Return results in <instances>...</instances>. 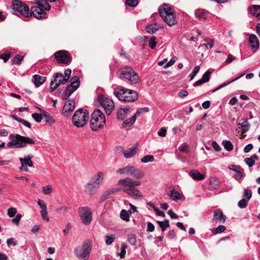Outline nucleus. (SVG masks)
I'll list each match as a JSON object with an SVG mask.
<instances>
[{
    "mask_svg": "<svg viewBox=\"0 0 260 260\" xmlns=\"http://www.w3.org/2000/svg\"><path fill=\"white\" fill-rule=\"evenodd\" d=\"M105 174L102 171L98 172L89 180L85 186L86 193L91 196L94 195L104 181Z\"/></svg>",
    "mask_w": 260,
    "mask_h": 260,
    "instance_id": "f257e3e1",
    "label": "nucleus"
},
{
    "mask_svg": "<svg viewBox=\"0 0 260 260\" xmlns=\"http://www.w3.org/2000/svg\"><path fill=\"white\" fill-rule=\"evenodd\" d=\"M113 93L119 100L124 102H134L139 98L138 93L136 91L122 86L118 87Z\"/></svg>",
    "mask_w": 260,
    "mask_h": 260,
    "instance_id": "f03ea898",
    "label": "nucleus"
},
{
    "mask_svg": "<svg viewBox=\"0 0 260 260\" xmlns=\"http://www.w3.org/2000/svg\"><path fill=\"white\" fill-rule=\"evenodd\" d=\"M33 3L36 6L31 7L30 11L31 15H32L38 19L47 18L46 11L50 10L51 7L50 5L45 1H40V0H35Z\"/></svg>",
    "mask_w": 260,
    "mask_h": 260,
    "instance_id": "7ed1b4c3",
    "label": "nucleus"
},
{
    "mask_svg": "<svg viewBox=\"0 0 260 260\" xmlns=\"http://www.w3.org/2000/svg\"><path fill=\"white\" fill-rule=\"evenodd\" d=\"M92 242L89 239H86L80 246L74 248V253L75 257L79 259L88 260L91 250Z\"/></svg>",
    "mask_w": 260,
    "mask_h": 260,
    "instance_id": "20e7f679",
    "label": "nucleus"
},
{
    "mask_svg": "<svg viewBox=\"0 0 260 260\" xmlns=\"http://www.w3.org/2000/svg\"><path fill=\"white\" fill-rule=\"evenodd\" d=\"M9 137L12 140L7 143V146L11 148H23L26 147L27 144L35 143L34 140L20 135L10 134Z\"/></svg>",
    "mask_w": 260,
    "mask_h": 260,
    "instance_id": "39448f33",
    "label": "nucleus"
},
{
    "mask_svg": "<svg viewBox=\"0 0 260 260\" xmlns=\"http://www.w3.org/2000/svg\"><path fill=\"white\" fill-rule=\"evenodd\" d=\"M158 10L161 17L169 26H173L177 23L174 12L168 5L165 4L161 6Z\"/></svg>",
    "mask_w": 260,
    "mask_h": 260,
    "instance_id": "423d86ee",
    "label": "nucleus"
},
{
    "mask_svg": "<svg viewBox=\"0 0 260 260\" xmlns=\"http://www.w3.org/2000/svg\"><path fill=\"white\" fill-rule=\"evenodd\" d=\"M11 12L17 16L28 17L31 16L29 7L18 0H14L11 6Z\"/></svg>",
    "mask_w": 260,
    "mask_h": 260,
    "instance_id": "0eeeda50",
    "label": "nucleus"
},
{
    "mask_svg": "<svg viewBox=\"0 0 260 260\" xmlns=\"http://www.w3.org/2000/svg\"><path fill=\"white\" fill-rule=\"evenodd\" d=\"M89 117V114L86 110L78 109L73 115L72 123L76 127H83L86 124Z\"/></svg>",
    "mask_w": 260,
    "mask_h": 260,
    "instance_id": "6e6552de",
    "label": "nucleus"
},
{
    "mask_svg": "<svg viewBox=\"0 0 260 260\" xmlns=\"http://www.w3.org/2000/svg\"><path fill=\"white\" fill-rule=\"evenodd\" d=\"M106 123L105 115L100 110H95L91 115L90 121L91 129L96 131L104 127Z\"/></svg>",
    "mask_w": 260,
    "mask_h": 260,
    "instance_id": "1a4fd4ad",
    "label": "nucleus"
},
{
    "mask_svg": "<svg viewBox=\"0 0 260 260\" xmlns=\"http://www.w3.org/2000/svg\"><path fill=\"white\" fill-rule=\"evenodd\" d=\"M120 78H124L131 82V84H136L139 82V76L131 67H125L117 73Z\"/></svg>",
    "mask_w": 260,
    "mask_h": 260,
    "instance_id": "9d476101",
    "label": "nucleus"
},
{
    "mask_svg": "<svg viewBox=\"0 0 260 260\" xmlns=\"http://www.w3.org/2000/svg\"><path fill=\"white\" fill-rule=\"evenodd\" d=\"M95 104L97 106H101L108 115L111 114L114 108L113 101L103 94H100L95 100Z\"/></svg>",
    "mask_w": 260,
    "mask_h": 260,
    "instance_id": "9b49d317",
    "label": "nucleus"
},
{
    "mask_svg": "<svg viewBox=\"0 0 260 260\" xmlns=\"http://www.w3.org/2000/svg\"><path fill=\"white\" fill-rule=\"evenodd\" d=\"M116 173L119 174L131 175L138 179L144 177V173L140 169L132 166H127L116 171Z\"/></svg>",
    "mask_w": 260,
    "mask_h": 260,
    "instance_id": "f8f14e48",
    "label": "nucleus"
},
{
    "mask_svg": "<svg viewBox=\"0 0 260 260\" xmlns=\"http://www.w3.org/2000/svg\"><path fill=\"white\" fill-rule=\"evenodd\" d=\"M78 213L83 224L88 225L90 224L92 220V212L89 207L87 206L80 207L79 209Z\"/></svg>",
    "mask_w": 260,
    "mask_h": 260,
    "instance_id": "ddd939ff",
    "label": "nucleus"
},
{
    "mask_svg": "<svg viewBox=\"0 0 260 260\" xmlns=\"http://www.w3.org/2000/svg\"><path fill=\"white\" fill-rule=\"evenodd\" d=\"M71 84L68 86L66 89L63 93V96L64 99H67L75 91L80 85V80L78 76L73 77L71 80Z\"/></svg>",
    "mask_w": 260,
    "mask_h": 260,
    "instance_id": "4468645a",
    "label": "nucleus"
},
{
    "mask_svg": "<svg viewBox=\"0 0 260 260\" xmlns=\"http://www.w3.org/2000/svg\"><path fill=\"white\" fill-rule=\"evenodd\" d=\"M53 77L54 80L52 81L50 83V89H51V91L56 89L60 84H64L68 81V80L64 77V76L62 74L59 73H55Z\"/></svg>",
    "mask_w": 260,
    "mask_h": 260,
    "instance_id": "2eb2a0df",
    "label": "nucleus"
},
{
    "mask_svg": "<svg viewBox=\"0 0 260 260\" xmlns=\"http://www.w3.org/2000/svg\"><path fill=\"white\" fill-rule=\"evenodd\" d=\"M122 190L136 200H140L143 196L141 192L136 187L120 186Z\"/></svg>",
    "mask_w": 260,
    "mask_h": 260,
    "instance_id": "dca6fc26",
    "label": "nucleus"
},
{
    "mask_svg": "<svg viewBox=\"0 0 260 260\" xmlns=\"http://www.w3.org/2000/svg\"><path fill=\"white\" fill-rule=\"evenodd\" d=\"M34 157V155L32 154H29L24 156V158H19V161L21 163V166L19 168L20 171H24L25 172H28V169L27 167H32L34 165V163L31 160V159Z\"/></svg>",
    "mask_w": 260,
    "mask_h": 260,
    "instance_id": "f3484780",
    "label": "nucleus"
},
{
    "mask_svg": "<svg viewBox=\"0 0 260 260\" xmlns=\"http://www.w3.org/2000/svg\"><path fill=\"white\" fill-rule=\"evenodd\" d=\"M140 181L133 180L129 177H126L123 179H120L117 183V185L119 186H124L131 187H135L136 186H138L140 185Z\"/></svg>",
    "mask_w": 260,
    "mask_h": 260,
    "instance_id": "a211bd4d",
    "label": "nucleus"
},
{
    "mask_svg": "<svg viewBox=\"0 0 260 260\" xmlns=\"http://www.w3.org/2000/svg\"><path fill=\"white\" fill-rule=\"evenodd\" d=\"M55 58L59 63H68L70 58L67 52L64 50H60L56 52L54 54Z\"/></svg>",
    "mask_w": 260,
    "mask_h": 260,
    "instance_id": "6ab92c4d",
    "label": "nucleus"
},
{
    "mask_svg": "<svg viewBox=\"0 0 260 260\" xmlns=\"http://www.w3.org/2000/svg\"><path fill=\"white\" fill-rule=\"evenodd\" d=\"M75 102L73 100H68L64 104L62 114L68 116L75 109Z\"/></svg>",
    "mask_w": 260,
    "mask_h": 260,
    "instance_id": "aec40b11",
    "label": "nucleus"
},
{
    "mask_svg": "<svg viewBox=\"0 0 260 260\" xmlns=\"http://www.w3.org/2000/svg\"><path fill=\"white\" fill-rule=\"evenodd\" d=\"M137 151L138 145L136 144L135 146H134L126 150L123 149V155L125 158H128L134 156L137 153Z\"/></svg>",
    "mask_w": 260,
    "mask_h": 260,
    "instance_id": "412c9836",
    "label": "nucleus"
},
{
    "mask_svg": "<svg viewBox=\"0 0 260 260\" xmlns=\"http://www.w3.org/2000/svg\"><path fill=\"white\" fill-rule=\"evenodd\" d=\"M249 43L252 49L257 50L259 48V41L257 37L254 34H251L249 37Z\"/></svg>",
    "mask_w": 260,
    "mask_h": 260,
    "instance_id": "4be33fe9",
    "label": "nucleus"
},
{
    "mask_svg": "<svg viewBox=\"0 0 260 260\" xmlns=\"http://www.w3.org/2000/svg\"><path fill=\"white\" fill-rule=\"evenodd\" d=\"M167 194L173 201L175 202H177L178 200H181L183 197L182 194L180 193L174 188L172 189L169 192L167 193Z\"/></svg>",
    "mask_w": 260,
    "mask_h": 260,
    "instance_id": "5701e85b",
    "label": "nucleus"
},
{
    "mask_svg": "<svg viewBox=\"0 0 260 260\" xmlns=\"http://www.w3.org/2000/svg\"><path fill=\"white\" fill-rule=\"evenodd\" d=\"M219 220V222L224 223L226 220V216L223 215L222 212L219 210H216L214 212L213 220Z\"/></svg>",
    "mask_w": 260,
    "mask_h": 260,
    "instance_id": "b1692460",
    "label": "nucleus"
},
{
    "mask_svg": "<svg viewBox=\"0 0 260 260\" xmlns=\"http://www.w3.org/2000/svg\"><path fill=\"white\" fill-rule=\"evenodd\" d=\"M249 10L251 14L256 17L258 19H260V5H251L249 7Z\"/></svg>",
    "mask_w": 260,
    "mask_h": 260,
    "instance_id": "393cba45",
    "label": "nucleus"
},
{
    "mask_svg": "<svg viewBox=\"0 0 260 260\" xmlns=\"http://www.w3.org/2000/svg\"><path fill=\"white\" fill-rule=\"evenodd\" d=\"M130 111L129 108H120L117 113V118L119 120H123L125 118L128 113Z\"/></svg>",
    "mask_w": 260,
    "mask_h": 260,
    "instance_id": "a878e982",
    "label": "nucleus"
},
{
    "mask_svg": "<svg viewBox=\"0 0 260 260\" xmlns=\"http://www.w3.org/2000/svg\"><path fill=\"white\" fill-rule=\"evenodd\" d=\"M132 214V212L131 210L127 211L125 209H122L120 213V217L122 220L128 222L129 221V217Z\"/></svg>",
    "mask_w": 260,
    "mask_h": 260,
    "instance_id": "bb28decb",
    "label": "nucleus"
},
{
    "mask_svg": "<svg viewBox=\"0 0 260 260\" xmlns=\"http://www.w3.org/2000/svg\"><path fill=\"white\" fill-rule=\"evenodd\" d=\"M258 159V156L256 154H254L250 157L245 158L244 159V162L249 167H251L255 164V160H257Z\"/></svg>",
    "mask_w": 260,
    "mask_h": 260,
    "instance_id": "cd10ccee",
    "label": "nucleus"
},
{
    "mask_svg": "<svg viewBox=\"0 0 260 260\" xmlns=\"http://www.w3.org/2000/svg\"><path fill=\"white\" fill-rule=\"evenodd\" d=\"M189 175L194 180H202L205 178L204 176L197 170L191 171Z\"/></svg>",
    "mask_w": 260,
    "mask_h": 260,
    "instance_id": "c85d7f7f",
    "label": "nucleus"
},
{
    "mask_svg": "<svg viewBox=\"0 0 260 260\" xmlns=\"http://www.w3.org/2000/svg\"><path fill=\"white\" fill-rule=\"evenodd\" d=\"M34 79L35 80L34 83L37 87L40 86L46 81V77L41 76L39 75H35L34 76Z\"/></svg>",
    "mask_w": 260,
    "mask_h": 260,
    "instance_id": "c756f323",
    "label": "nucleus"
},
{
    "mask_svg": "<svg viewBox=\"0 0 260 260\" xmlns=\"http://www.w3.org/2000/svg\"><path fill=\"white\" fill-rule=\"evenodd\" d=\"M137 116L135 115V114L132 116L131 118L127 119L124 121L122 123V126L123 127H127V126H130L134 124V123L135 122L136 120Z\"/></svg>",
    "mask_w": 260,
    "mask_h": 260,
    "instance_id": "7c9ffc66",
    "label": "nucleus"
},
{
    "mask_svg": "<svg viewBox=\"0 0 260 260\" xmlns=\"http://www.w3.org/2000/svg\"><path fill=\"white\" fill-rule=\"evenodd\" d=\"M43 117L45 118V120L46 122L49 123L52 125L55 122V120L53 119V117L50 115L48 112L46 111H44L43 113Z\"/></svg>",
    "mask_w": 260,
    "mask_h": 260,
    "instance_id": "2f4dec72",
    "label": "nucleus"
},
{
    "mask_svg": "<svg viewBox=\"0 0 260 260\" xmlns=\"http://www.w3.org/2000/svg\"><path fill=\"white\" fill-rule=\"evenodd\" d=\"M244 75V73H243L242 74H241L239 76H238V77L234 79L233 80L228 82H226V83H224L222 84H221V85H220L219 86H218L217 88H215V89H214L212 92H215L217 90H218L219 89L226 86V85L230 84L231 83L238 80V79H239L240 78H241V77H242Z\"/></svg>",
    "mask_w": 260,
    "mask_h": 260,
    "instance_id": "473e14b6",
    "label": "nucleus"
},
{
    "mask_svg": "<svg viewBox=\"0 0 260 260\" xmlns=\"http://www.w3.org/2000/svg\"><path fill=\"white\" fill-rule=\"evenodd\" d=\"M238 124L240 125L242 127V133L247 132L250 128V125L247 119L245 120L242 123H239Z\"/></svg>",
    "mask_w": 260,
    "mask_h": 260,
    "instance_id": "72a5a7b5",
    "label": "nucleus"
},
{
    "mask_svg": "<svg viewBox=\"0 0 260 260\" xmlns=\"http://www.w3.org/2000/svg\"><path fill=\"white\" fill-rule=\"evenodd\" d=\"M222 144L224 148L228 151H231L233 149V145L230 141L223 140L222 142Z\"/></svg>",
    "mask_w": 260,
    "mask_h": 260,
    "instance_id": "f704fd0d",
    "label": "nucleus"
},
{
    "mask_svg": "<svg viewBox=\"0 0 260 260\" xmlns=\"http://www.w3.org/2000/svg\"><path fill=\"white\" fill-rule=\"evenodd\" d=\"M157 223L161 229L162 232H164L167 228L170 226L169 221L168 219H166L163 221H157Z\"/></svg>",
    "mask_w": 260,
    "mask_h": 260,
    "instance_id": "c9c22d12",
    "label": "nucleus"
},
{
    "mask_svg": "<svg viewBox=\"0 0 260 260\" xmlns=\"http://www.w3.org/2000/svg\"><path fill=\"white\" fill-rule=\"evenodd\" d=\"M226 230L224 225H220L218 227L212 230V232L214 234H217L223 232Z\"/></svg>",
    "mask_w": 260,
    "mask_h": 260,
    "instance_id": "e433bc0d",
    "label": "nucleus"
},
{
    "mask_svg": "<svg viewBox=\"0 0 260 260\" xmlns=\"http://www.w3.org/2000/svg\"><path fill=\"white\" fill-rule=\"evenodd\" d=\"M252 197V191L249 189H245L243 191V198L249 201Z\"/></svg>",
    "mask_w": 260,
    "mask_h": 260,
    "instance_id": "4c0bfd02",
    "label": "nucleus"
},
{
    "mask_svg": "<svg viewBox=\"0 0 260 260\" xmlns=\"http://www.w3.org/2000/svg\"><path fill=\"white\" fill-rule=\"evenodd\" d=\"M154 160L153 156L151 155H147L141 159V161L143 163H147L148 162H152Z\"/></svg>",
    "mask_w": 260,
    "mask_h": 260,
    "instance_id": "58836bf2",
    "label": "nucleus"
},
{
    "mask_svg": "<svg viewBox=\"0 0 260 260\" xmlns=\"http://www.w3.org/2000/svg\"><path fill=\"white\" fill-rule=\"evenodd\" d=\"M116 191V190L114 189L111 190L110 191H109L108 192H107L106 194H104L103 195H102L100 198V202L102 203V202H104L106 200H107L108 198V196L111 194V193H114Z\"/></svg>",
    "mask_w": 260,
    "mask_h": 260,
    "instance_id": "ea45409f",
    "label": "nucleus"
},
{
    "mask_svg": "<svg viewBox=\"0 0 260 260\" xmlns=\"http://www.w3.org/2000/svg\"><path fill=\"white\" fill-rule=\"evenodd\" d=\"M23 59V56L20 55H16L12 59V63L13 64H20L22 60Z\"/></svg>",
    "mask_w": 260,
    "mask_h": 260,
    "instance_id": "a19ab883",
    "label": "nucleus"
},
{
    "mask_svg": "<svg viewBox=\"0 0 260 260\" xmlns=\"http://www.w3.org/2000/svg\"><path fill=\"white\" fill-rule=\"evenodd\" d=\"M127 239L128 242L132 245H135L136 243V237L135 235L133 234H129L127 235Z\"/></svg>",
    "mask_w": 260,
    "mask_h": 260,
    "instance_id": "79ce46f5",
    "label": "nucleus"
},
{
    "mask_svg": "<svg viewBox=\"0 0 260 260\" xmlns=\"http://www.w3.org/2000/svg\"><path fill=\"white\" fill-rule=\"evenodd\" d=\"M115 239V236L113 235H107L105 237V242L107 245H111L114 240Z\"/></svg>",
    "mask_w": 260,
    "mask_h": 260,
    "instance_id": "37998d69",
    "label": "nucleus"
},
{
    "mask_svg": "<svg viewBox=\"0 0 260 260\" xmlns=\"http://www.w3.org/2000/svg\"><path fill=\"white\" fill-rule=\"evenodd\" d=\"M146 30L149 34H153L158 30V28L153 24H150L146 27Z\"/></svg>",
    "mask_w": 260,
    "mask_h": 260,
    "instance_id": "c03bdc74",
    "label": "nucleus"
},
{
    "mask_svg": "<svg viewBox=\"0 0 260 260\" xmlns=\"http://www.w3.org/2000/svg\"><path fill=\"white\" fill-rule=\"evenodd\" d=\"M195 15L197 17L200 18L206 19L207 18V13L204 11H196Z\"/></svg>",
    "mask_w": 260,
    "mask_h": 260,
    "instance_id": "a18cd8bd",
    "label": "nucleus"
},
{
    "mask_svg": "<svg viewBox=\"0 0 260 260\" xmlns=\"http://www.w3.org/2000/svg\"><path fill=\"white\" fill-rule=\"evenodd\" d=\"M42 191L45 194H50L52 191V187L50 185H48L43 187Z\"/></svg>",
    "mask_w": 260,
    "mask_h": 260,
    "instance_id": "49530a36",
    "label": "nucleus"
},
{
    "mask_svg": "<svg viewBox=\"0 0 260 260\" xmlns=\"http://www.w3.org/2000/svg\"><path fill=\"white\" fill-rule=\"evenodd\" d=\"M71 210V209L70 207L68 206H61V207H59L56 209V211L57 212H62L63 213H68L70 212Z\"/></svg>",
    "mask_w": 260,
    "mask_h": 260,
    "instance_id": "de8ad7c7",
    "label": "nucleus"
},
{
    "mask_svg": "<svg viewBox=\"0 0 260 260\" xmlns=\"http://www.w3.org/2000/svg\"><path fill=\"white\" fill-rule=\"evenodd\" d=\"M211 72L209 70H207L203 75L202 79H203L205 82H207L210 80V75Z\"/></svg>",
    "mask_w": 260,
    "mask_h": 260,
    "instance_id": "09e8293b",
    "label": "nucleus"
},
{
    "mask_svg": "<svg viewBox=\"0 0 260 260\" xmlns=\"http://www.w3.org/2000/svg\"><path fill=\"white\" fill-rule=\"evenodd\" d=\"M234 177L237 180L241 179L243 177V170L241 169H238L235 172V174L234 175Z\"/></svg>",
    "mask_w": 260,
    "mask_h": 260,
    "instance_id": "8fccbe9b",
    "label": "nucleus"
},
{
    "mask_svg": "<svg viewBox=\"0 0 260 260\" xmlns=\"http://www.w3.org/2000/svg\"><path fill=\"white\" fill-rule=\"evenodd\" d=\"M125 4L129 7H134L138 5V0H126Z\"/></svg>",
    "mask_w": 260,
    "mask_h": 260,
    "instance_id": "3c124183",
    "label": "nucleus"
},
{
    "mask_svg": "<svg viewBox=\"0 0 260 260\" xmlns=\"http://www.w3.org/2000/svg\"><path fill=\"white\" fill-rule=\"evenodd\" d=\"M149 111V109L147 107L142 108L138 109L135 113V115L138 117L141 114L147 113Z\"/></svg>",
    "mask_w": 260,
    "mask_h": 260,
    "instance_id": "603ef678",
    "label": "nucleus"
},
{
    "mask_svg": "<svg viewBox=\"0 0 260 260\" xmlns=\"http://www.w3.org/2000/svg\"><path fill=\"white\" fill-rule=\"evenodd\" d=\"M32 117L35 120V121L37 122H40L41 121L43 118V114H39L37 113H33L32 115Z\"/></svg>",
    "mask_w": 260,
    "mask_h": 260,
    "instance_id": "864d4df0",
    "label": "nucleus"
},
{
    "mask_svg": "<svg viewBox=\"0 0 260 260\" xmlns=\"http://www.w3.org/2000/svg\"><path fill=\"white\" fill-rule=\"evenodd\" d=\"M248 201L246 200L245 198H242L239 202H238V206L240 208H244L247 206Z\"/></svg>",
    "mask_w": 260,
    "mask_h": 260,
    "instance_id": "5fc2aeb1",
    "label": "nucleus"
},
{
    "mask_svg": "<svg viewBox=\"0 0 260 260\" xmlns=\"http://www.w3.org/2000/svg\"><path fill=\"white\" fill-rule=\"evenodd\" d=\"M127 246L124 243H122L121 246V251L119 253L120 257L123 258L126 254V248Z\"/></svg>",
    "mask_w": 260,
    "mask_h": 260,
    "instance_id": "6e6d98bb",
    "label": "nucleus"
},
{
    "mask_svg": "<svg viewBox=\"0 0 260 260\" xmlns=\"http://www.w3.org/2000/svg\"><path fill=\"white\" fill-rule=\"evenodd\" d=\"M41 214L42 217V218L44 220H45L47 221H49V218L48 217V212L47 210V208L45 209L42 210L41 211Z\"/></svg>",
    "mask_w": 260,
    "mask_h": 260,
    "instance_id": "4d7b16f0",
    "label": "nucleus"
},
{
    "mask_svg": "<svg viewBox=\"0 0 260 260\" xmlns=\"http://www.w3.org/2000/svg\"><path fill=\"white\" fill-rule=\"evenodd\" d=\"M17 213V210L14 207H11L8 210V214L10 217H13Z\"/></svg>",
    "mask_w": 260,
    "mask_h": 260,
    "instance_id": "13d9d810",
    "label": "nucleus"
},
{
    "mask_svg": "<svg viewBox=\"0 0 260 260\" xmlns=\"http://www.w3.org/2000/svg\"><path fill=\"white\" fill-rule=\"evenodd\" d=\"M72 224H71V223L68 222L66 225L64 229L63 230L62 232L63 234L64 235H67L69 234V231L72 229Z\"/></svg>",
    "mask_w": 260,
    "mask_h": 260,
    "instance_id": "bf43d9fd",
    "label": "nucleus"
},
{
    "mask_svg": "<svg viewBox=\"0 0 260 260\" xmlns=\"http://www.w3.org/2000/svg\"><path fill=\"white\" fill-rule=\"evenodd\" d=\"M176 60H177L176 57L174 56V57H172L171 60L164 66V68L167 69V68H169V67L172 66L173 64H174V63L176 62Z\"/></svg>",
    "mask_w": 260,
    "mask_h": 260,
    "instance_id": "052dcab7",
    "label": "nucleus"
},
{
    "mask_svg": "<svg viewBox=\"0 0 260 260\" xmlns=\"http://www.w3.org/2000/svg\"><path fill=\"white\" fill-rule=\"evenodd\" d=\"M21 218L22 215L20 214H17L16 217L12 220V222L18 225Z\"/></svg>",
    "mask_w": 260,
    "mask_h": 260,
    "instance_id": "680f3d73",
    "label": "nucleus"
},
{
    "mask_svg": "<svg viewBox=\"0 0 260 260\" xmlns=\"http://www.w3.org/2000/svg\"><path fill=\"white\" fill-rule=\"evenodd\" d=\"M156 45V42L155 41V38L152 37L149 40V47L153 49L155 48Z\"/></svg>",
    "mask_w": 260,
    "mask_h": 260,
    "instance_id": "e2e57ef3",
    "label": "nucleus"
},
{
    "mask_svg": "<svg viewBox=\"0 0 260 260\" xmlns=\"http://www.w3.org/2000/svg\"><path fill=\"white\" fill-rule=\"evenodd\" d=\"M38 204L41 207L42 210L47 208V206L44 201L39 199L38 201Z\"/></svg>",
    "mask_w": 260,
    "mask_h": 260,
    "instance_id": "0e129e2a",
    "label": "nucleus"
},
{
    "mask_svg": "<svg viewBox=\"0 0 260 260\" xmlns=\"http://www.w3.org/2000/svg\"><path fill=\"white\" fill-rule=\"evenodd\" d=\"M10 55L9 53H5L0 55V58L4 60L5 62H7L10 58Z\"/></svg>",
    "mask_w": 260,
    "mask_h": 260,
    "instance_id": "69168bd1",
    "label": "nucleus"
},
{
    "mask_svg": "<svg viewBox=\"0 0 260 260\" xmlns=\"http://www.w3.org/2000/svg\"><path fill=\"white\" fill-rule=\"evenodd\" d=\"M188 94V93L187 90H182L178 92V95L180 98H184L186 97Z\"/></svg>",
    "mask_w": 260,
    "mask_h": 260,
    "instance_id": "338daca9",
    "label": "nucleus"
},
{
    "mask_svg": "<svg viewBox=\"0 0 260 260\" xmlns=\"http://www.w3.org/2000/svg\"><path fill=\"white\" fill-rule=\"evenodd\" d=\"M157 134L159 136L165 137L167 134V130L166 128L162 127L159 129Z\"/></svg>",
    "mask_w": 260,
    "mask_h": 260,
    "instance_id": "774afa93",
    "label": "nucleus"
}]
</instances>
